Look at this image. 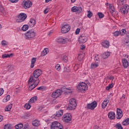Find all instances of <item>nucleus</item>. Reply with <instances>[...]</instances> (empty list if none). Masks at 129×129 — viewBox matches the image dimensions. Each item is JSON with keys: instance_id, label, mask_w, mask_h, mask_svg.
<instances>
[{"instance_id": "59", "label": "nucleus", "mask_w": 129, "mask_h": 129, "mask_svg": "<svg viewBox=\"0 0 129 129\" xmlns=\"http://www.w3.org/2000/svg\"><path fill=\"white\" fill-rule=\"evenodd\" d=\"M29 124L27 123L25 125L23 129H28Z\"/></svg>"}, {"instance_id": "9", "label": "nucleus", "mask_w": 129, "mask_h": 129, "mask_svg": "<svg viewBox=\"0 0 129 129\" xmlns=\"http://www.w3.org/2000/svg\"><path fill=\"white\" fill-rule=\"evenodd\" d=\"M70 26H69V24L65 25L64 26H62V27L61 29V33L62 34H66L67 33H68L69 31H70Z\"/></svg>"}, {"instance_id": "48", "label": "nucleus", "mask_w": 129, "mask_h": 129, "mask_svg": "<svg viewBox=\"0 0 129 129\" xmlns=\"http://www.w3.org/2000/svg\"><path fill=\"white\" fill-rule=\"evenodd\" d=\"M63 61H64V62H67L68 61V57L66 55H64L62 57Z\"/></svg>"}, {"instance_id": "37", "label": "nucleus", "mask_w": 129, "mask_h": 129, "mask_svg": "<svg viewBox=\"0 0 129 129\" xmlns=\"http://www.w3.org/2000/svg\"><path fill=\"white\" fill-rule=\"evenodd\" d=\"M7 68L8 69V71H9L10 72H11V71H13V70L15 69V68H14V66L12 65L8 66Z\"/></svg>"}, {"instance_id": "4", "label": "nucleus", "mask_w": 129, "mask_h": 129, "mask_svg": "<svg viewBox=\"0 0 129 129\" xmlns=\"http://www.w3.org/2000/svg\"><path fill=\"white\" fill-rule=\"evenodd\" d=\"M77 106V104H76V100L75 99L73 98L70 100V103L69 104V107L67 108L68 110L71 109L73 110L76 108V106Z\"/></svg>"}, {"instance_id": "40", "label": "nucleus", "mask_w": 129, "mask_h": 129, "mask_svg": "<svg viewBox=\"0 0 129 129\" xmlns=\"http://www.w3.org/2000/svg\"><path fill=\"white\" fill-rule=\"evenodd\" d=\"M30 116H31V114L30 113L26 114L23 116V118H24L25 119H28V118H29Z\"/></svg>"}, {"instance_id": "5", "label": "nucleus", "mask_w": 129, "mask_h": 129, "mask_svg": "<svg viewBox=\"0 0 129 129\" xmlns=\"http://www.w3.org/2000/svg\"><path fill=\"white\" fill-rule=\"evenodd\" d=\"M27 14L25 13H20L17 16V18L16 19L17 23H22V22H24L25 20L27 19Z\"/></svg>"}, {"instance_id": "24", "label": "nucleus", "mask_w": 129, "mask_h": 129, "mask_svg": "<svg viewBox=\"0 0 129 129\" xmlns=\"http://www.w3.org/2000/svg\"><path fill=\"white\" fill-rule=\"evenodd\" d=\"M55 116L54 118L56 117H60V116H62L63 115V110H59L58 111H56V114L54 115Z\"/></svg>"}, {"instance_id": "38", "label": "nucleus", "mask_w": 129, "mask_h": 129, "mask_svg": "<svg viewBox=\"0 0 129 129\" xmlns=\"http://www.w3.org/2000/svg\"><path fill=\"white\" fill-rule=\"evenodd\" d=\"M92 16H93V13H92L91 11H88V15H87V17L90 19V18H91L92 17Z\"/></svg>"}, {"instance_id": "36", "label": "nucleus", "mask_w": 129, "mask_h": 129, "mask_svg": "<svg viewBox=\"0 0 129 129\" xmlns=\"http://www.w3.org/2000/svg\"><path fill=\"white\" fill-rule=\"evenodd\" d=\"M114 127H116V128L117 129H123V127H122V126L120 123H117L116 125L114 126Z\"/></svg>"}, {"instance_id": "54", "label": "nucleus", "mask_w": 129, "mask_h": 129, "mask_svg": "<svg viewBox=\"0 0 129 129\" xmlns=\"http://www.w3.org/2000/svg\"><path fill=\"white\" fill-rule=\"evenodd\" d=\"M94 59L96 62H98L99 63V58L96 57V56H95Z\"/></svg>"}, {"instance_id": "3", "label": "nucleus", "mask_w": 129, "mask_h": 129, "mask_svg": "<svg viewBox=\"0 0 129 129\" xmlns=\"http://www.w3.org/2000/svg\"><path fill=\"white\" fill-rule=\"evenodd\" d=\"M36 32L33 30H29L25 33V38L27 40H33L36 37Z\"/></svg>"}, {"instance_id": "32", "label": "nucleus", "mask_w": 129, "mask_h": 129, "mask_svg": "<svg viewBox=\"0 0 129 129\" xmlns=\"http://www.w3.org/2000/svg\"><path fill=\"white\" fill-rule=\"evenodd\" d=\"M123 43L125 45V46H126V47H127L129 44V39L124 38V39L123 40Z\"/></svg>"}, {"instance_id": "30", "label": "nucleus", "mask_w": 129, "mask_h": 129, "mask_svg": "<svg viewBox=\"0 0 129 129\" xmlns=\"http://www.w3.org/2000/svg\"><path fill=\"white\" fill-rule=\"evenodd\" d=\"M11 56H13V53H11L10 54H4L2 55V57L3 59H5V58H10Z\"/></svg>"}, {"instance_id": "29", "label": "nucleus", "mask_w": 129, "mask_h": 129, "mask_svg": "<svg viewBox=\"0 0 129 129\" xmlns=\"http://www.w3.org/2000/svg\"><path fill=\"white\" fill-rule=\"evenodd\" d=\"M12 107H13V104H10L8 105L7 107L5 108V111H10L11 109H12Z\"/></svg>"}, {"instance_id": "1", "label": "nucleus", "mask_w": 129, "mask_h": 129, "mask_svg": "<svg viewBox=\"0 0 129 129\" xmlns=\"http://www.w3.org/2000/svg\"><path fill=\"white\" fill-rule=\"evenodd\" d=\"M42 70L40 69L35 70L33 72V76H31L30 77L29 80L28 81V83L30 84L34 81H36L37 82H40V79H39V77L42 75Z\"/></svg>"}, {"instance_id": "25", "label": "nucleus", "mask_w": 129, "mask_h": 129, "mask_svg": "<svg viewBox=\"0 0 129 129\" xmlns=\"http://www.w3.org/2000/svg\"><path fill=\"white\" fill-rule=\"evenodd\" d=\"M49 53V49L45 48L41 53V56H45V55H47Z\"/></svg>"}, {"instance_id": "23", "label": "nucleus", "mask_w": 129, "mask_h": 129, "mask_svg": "<svg viewBox=\"0 0 129 129\" xmlns=\"http://www.w3.org/2000/svg\"><path fill=\"white\" fill-rule=\"evenodd\" d=\"M122 63L124 68H127L128 67V61L125 58L122 60Z\"/></svg>"}, {"instance_id": "42", "label": "nucleus", "mask_w": 129, "mask_h": 129, "mask_svg": "<svg viewBox=\"0 0 129 129\" xmlns=\"http://www.w3.org/2000/svg\"><path fill=\"white\" fill-rule=\"evenodd\" d=\"M4 129H12V127L11 126V124H7L5 125Z\"/></svg>"}, {"instance_id": "64", "label": "nucleus", "mask_w": 129, "mask_h": 129, "mask_svg": "<svg viewBox=\"0 0 129 129\" xmlns=\"http://www.w3.org/2000/svg\"><path fill=\"white\" fill-rule=\"evenodd\" d=\"M86 84H87V85H88L89 86H91V84H90V83H89V82H87V81H86Z\"/></svg>"}, {"instance_id": "16", "label": "nucleus", "mask_w": 129, "mask_h": 129, "mask_svg": "<svg viewBox=\"0 0 129 129\" xmlns=\"http://www.w3.org/2000/svg\"><path fill=\"white\" fill-rule=\"evenodd\" d=\"M122 111L121 109L117 108V115L116 117L117 119H120L122 117Z\"/></svg>"}, {"instance_id": "57", "label": "nucleus", "mask_w": 129, "mask_h": 129, "mask_svg": "<svg viewBox=\"0 0 129 129\" xmlns=\"http://www.w3.org/2000/svg\"><path fill=\"white\" fill-rule=\"evenodd\" d=\"M107 79H109V80H113V79H114V77L111 76L109 78H108V77H107Z\"/></svg>"}, {"instance_id": "8", "label": "nucleus", "mask_w": 129, "mask_h": 129, "mask_svg": "<svg viewBox=\"0 0 129 129\" xmlns=\"http://www.w3.org/2000/svg\"><path fill=\"white\" fill-rule=\"evenodd\" d=\"M87 40H88V38L86 36H85V34H82L80 35V37L79 38V43L80 44H83V43H86L87 42Z\"/></svg>"}, {"instance_id": "43", "label": "nucleus", "mask_w": 129, "mask_h": 129, "mask_svg": "<svg viewBox=\"0 0 129 129\" xmlns=\"http://www.w3.org/2000/svg\"><path fill=\"white\" fill-rule=\"evenodd\" d=\"M113 35H114V37H118V36H119V35H120L119 33V31H115L113 33Z\"/></svg>"}, {"instance_id": "55", "label": "nucleus", "mask_w": 129, "mask_h": 129, "mask_svg": "<svg viewBox=\"0 0 129 129\" xmlns=\"http://www.w3.org/2000/svg\"><path fill=\"white\" fill-rule=\"evenodd\" d=\"M80 32V29L79 28L77 29L76 31V34L78 35V34H79Z\"/></svg>"}, {"instance_id": "58", "label": "nucleus", "mask_w": 129, "mask_h": 129, "mask_svg": "<svg viewBox=\"0 0 129 129\" xmlns=\"http://www.w3.org/2000/svg\"><path fill=\"white\" fill-rule=\"evenodd\" d=\"M32 98L33 101H34V102H35L37 101V99L38 98L37 97V96H34V97H33Z\"/></svg>"}, {"instance_id": "21", "label": "nucleus", "mask_w": 129, "mask_h": 129, "mask_svg": "<svg viewBox=\"0 0 129 129\" xmlns=\"http://www.w3.org/2000/svg\"><path fill=\"white\" fill-rule=\"evenodd\" d=\"M108 116L110 119H114L115 118V113H114V112H109L108 114Z\"/></svg>"}, {"instance_id": "10", "label": "nucleus", "mask_w": 129, "mask_h": 129, "mask_svg": "<svg viewBox=\"0 0 129 129\" xmlns=\"http://www.w3.org/2000/svg\"><path fill=\"white\" fill-rule=\"evenodd\" d=\"M96 106H97V103L96 102V101H94L91 103L88 104L87 107L88 109H91V110H93V109H94V108H95Z\"/></svg>"}, {"instance_id": "51", "label": "nucleus", "mask_w": 129, "mask_h": 129, "mask_svg": "<svg viewBox=\"0 0 129 129\" xmlns=\"http://www.w3.org/2000/svg\"><path fill=\"white\" fill-rule=\"evenodd\" d=\"M55 68H56V70H57V71H59V70H60V69H61V67L60 66V64H57L55 66Z\"/></svg>"}, {"instance_id": "61", "label": "nucleus", "mask_w": 129, "mask_h": 129, "mask_svg": "<svg viewBox=\"0 0 129 129\" xmlns=\"http://www.w3.org/2000/svg\"><path fill=\"white\" fill-rule=\"evenodd\" d=\"M33 99H32V98H31L30 99L29 102H30V103H34V102H35Z\"/></svg>"}, {"instance_id": "45", "label": "nucleus", "mask_w": 129, "mask_h": 129, "mask_svg": "<svg viewBox=\"0 0 129 129\" xmlns=\"http://www.w3.org/2000/svg\"><path fill=\"white\" fill-rule=\"evenodd\" d=\"M118 5H119V6H122L123 5V2H124V0H118Z\"/></svg>"}, {"instance_id": "33", "label": "nucleus", "mask_w": 129, "mask_h": 129, "mask_svg": "<svg viewBox=\"0 0 129 129\" xmlns=\"http://www.w3.org/2000/svg\"><path fill=\"white\" fill-rule=\"evenodd\" d=\"M120 36H124L125 35V33H126V30L125 29H121L119 31Z\"/></svg>"}, {"instance_id": "44", "label": "nucleus", "mask_w": 129, "mask_h": 129, "mask_svg": "<svg viewBox=\"0 0 129 129\" xmlns=\"http://www.w3.org/2000/svg\"><path fill=\"white\" fill-rule=\"evenodd\" d=\"M24 107L26 109H30L31 108V105L29 104H26L24 105Z\"/></svg>"}, {"instance_id": "46", "label": "nucleus", "mask_w": 129, "mask_h": 129, "mask_svg": "<svg viewBox=\"0 0 129 129\" xmlns=\"http://www.w3.org/2000/svg\"><path fill=\"white\" fill-rule=\"evenodd\" d=\"M37 89V90H41L42 91H43V90H45V87L44 86H41L38 87Z\"/></svg>"}, {"instance_id": "34", "label": "nucleus", "mask_w": 129, "mask_h": 129, "mask_svg": "<svg viewBox=\"0 0 129 129\" xmlns=\"http://www.w3.org/2000/svg\"><path fill=\"white\" fill-rule=\"evenodd\" d=\"M123 125H128L129 124V118H127L125 120L122 122Z\"/></svg>"}, {"instance_id": "31", "label": "nucleus", "mask_w": 129, "mask_h": 129, "mask_svg": "<svg viewBox=\"0 0 129 129\" xmlns=\"http://www.w3.org/2000/svg\"><path fill=\"white\" fill-rule=\"evenodd\" d=\"M109 6L110 8V12L111 14H113V12H115V9H114V7L112 6L111 4H109Z\"/></svg>"}, {"instance_id": "7", "label": "nucleus", "mask_w": 129, "mask_h": 129, "mask_svg": "<svg viewBox=\"0 0 129 129\" xmlns=\"http://www.w3.org/2000/svg\"><path fill=\"white\" fill-rule=\"evenodd\" d=\"M72 119V115L71 113L65 114L62 117V120L64 122H69V121H71Z\"/></svg>"}, {"instance_id": "14", "label": "nucleus", "mask_w": 129, "mask_h": 129, "mask_svg": "<svg viewBox=\"0 0 129 129\" xmlns=\"http://www.w3.org/2000/svg\"><path fill=\"white\" fill-rule=\"evenodd\" d=\"M33 83L29 87V90L30 91H32V90H33V89H34V88H35V87H37V86H38V85H39V83H40V82H36V81H33Z\"/></svg>"}, {"instance_id": "6", "label": "nucleus", "mask_w": 129, "mask_h": 129, "mask_svg": "<svg viewBox=\"0 0 129 129\" xmlns=\"http://www.w3.org/2000/svg\"><path fill=\"white\" fill-rule=\"evenodd\" d=\"M78 88L80 91H81L82 92H85V91L88 89V87L86 83H82L79 84Z\"/></svg>"}, {"instance_id": "63", "label": "nucleus", "mask_w": 129, "mask_h": 129, "mask_svg": "<svg viewBox=\"0 0 129 129\" xmlns=\"http://www.w3.org/2000/svg\"><path fill=\"white\" fill-rule=\"evenodd\" d=\"M10 2H11V3H18L19 0H10Z\"/></svg>"}, {"instance_id": "28", "label": "nucleus", "mask_w": 129, "mask_h": 129, "mask_svg": "<svg viewBox=\"0 0 129 129\" xmlns=\"http://www.w3.org/2000/svg\"><path fill=\"white\" fill-rule=\"evenodd\" d=\"M24 127L23 123H20L15 125V127L16 129H22Z\"/></svg>"}, {"instance_id": "56", "label": "nucleus", "mask_w": 129, "mask_h": 129, "mask_svg": "<svg viewBox=\"0 0 129 129\" xmlns=\"http://www.w3.org/2000/svg\"><path fill=\"white\" fill-rule=\"evenodd\" d=\"M4 94V89H0V96Z\"/></svg>"}, {"instance_id": "11", "label": "nucleus", "mask_w": 129, "mask_h": 129, "mask_svg": "<svg viewBox=\"0 0 129 129\" xmlns=\"http://www.w3.org/2000/svg\"><path fill=\"white\" fill-rule=\"evenodd\" d=\"M128 6L125 5L120 8L119 12H120L123 15H125V14H127V13H128Z\"/></svg>"}, {"instance_id": "49", "label": "nucleus", "mask_w": 129, "mask_h": 129, "mask_svg": "<svg viewBox=\"0 0 129 129\" xmlns=\"http://www.w3.org/2000/svg\"><path fill=\"white\" fill-rule=\"evenodd\" d=\"M49 11H50V9H49L48 8H46L44 11V14L46 15V14L49 12Z\"/></svg>"}, {"instance_id": "2", "label": "nucleus", "mask_w": 129, "mask_h": 129, "mask_svg": "<svg viewBox=\"0 0 129 129\" xmlns=\"http://www.w3.org/2000/svg\"><path fill=\"white\" fill-rule=\"evenodd\" d=\"M67 90H70V89L64 88L61 90H56L55 92L52 93V97H53V98H58L59 96H61L63 91H66Z\"/></svg>"}, {"instance_id": "19", "label": "nucleus", "mask_w": 129, "mask_h": 129, "mask_svg": "<svg viewBox=\"0 0 129 129\" xmlns=\"http://www.w3.org/2000/svg\"><path fill=\"white\" fill-rule=\"evenodd\" d=\"M102 46L104 47V48H106L107 49L109 47V41L108 40H105L102 42Z\"/></svg>"}, {"instance_id": "50", "label": "nucleus", "mask_w": 129, "mask_h": 129, "mask_svg": "<svg viewBox=\"0 0 129 129\" xmlns=\"http://www.w3.org/2000/svg\"><path fill=\"white\" fill-rule=\"evenodd\" d=\"M36 61H37V58L36 57H33L31 60V63L35 64V63H36Z\"/></svg>"}, {"instance_id": "20", "label": "nucleus", "mask_w": 129, "mask_h": 129, "mask_svg": "<svg viewBox=\"0 0 129 129\" xmlns=\"http://www.w3.org/2000/svg\"><path fill=\"white\" fill-rule=\"evenodd\" d=\"M28 25L29 26H30V27L33 28V27H34L35 25H36V20H35L34 19H30V21L29 22Z\"/></svg>"}, {"instance_id": "41", "label": "nucleus", "mask_w": 129, "mask_h": 129, "mask_svg": "<svg viewBox=\"0 0 129 129\" xmlns=\"http://www.w3.org/2000/svg\"><path fill=\"white\" fill-rule=\"evenodd\" d=\"M98 16L99 19H102V18H104V15L101 12H99L98 13Z\"/></svg>"}, {"instance_id": "53", "label": "nucleus", "mask_w": 129, "mask_h": 129, "mask_svg": "<svg viewBox=\"0 0 129 129\" xmlns=\"http://www.w3.org/2000/svg\"><path fill=\"white\" fill-rule=\"evenodd\" d=\"M56 129H64V127L63 126V125H62L61 124L58 126L57 127Z\"/></svg>"}, {"instance_id": "22", "label": "nucleus", "mask_w": 129, "mask_h": 129, "mask_svg": "<svg viewBox=\"0 0 129 129\" xmlns=\"http://www.w3.org/2000/svg\"><path fill=\"white\" fill-rule=\"evenodd\" d=\"M109 56H110V52L108 51L105 52L101 55V57L103 58V59H107V58H108Z\"/></svg>"}, {"instance_id": "39", "label": "nucleus", "mask_w": 129, "mask_h": 129, "mask_svg": "<svg viewBox=\"0 0 129 129\" xmlns=\"http://www.w3.org/2000/svg\"><path fill=\"white\" fill-rule=\"evenodd\" d=\"M112 87H113V83H112L111 84H109L108 85V86L106 87V89L107 90H109V89H111V88H112Z\"/></svg>"}, {"instance_id": "52", "label": "nucleus", "mask_w": 129, "mask_h": 129, "mask_svg": "<svg viewBox=\"0 0 129 129\" xmlns=\"http://www.w3.org/2000/svg\"><path fill=\"white\" fill-rule=\"evenodd\" d=\"M4 11H5V9H4V7H3V6L0 5V12L1 13H4Z\"/></svg>"}, {"instance_id": "12", "label": "nucleus", "mask_w": 129, "mask_h": 129, "mask_svg": "<svg viewBox=\"0 0 129 129\" xmlns=\"http://www.w3.org/2000/svg\"><path fill=\"white\" fill-rule=\"evenodd\" d=\"M32 5L33 4L31 1H23V7L24 8V9H30V8L32 7Z\"/></svg>"}, {"instance_id": "17", "label": "nucleus", "mask_w": 129, "mask_h": 129, "mask_svg": "<svg viewBox=\"0 0 129 129\" xmlns=\"http://www.w3.org/2000/svg\"><path fill=\"white\" fill-rule=\"evenodd\" d=\"M109 102V98H106L105 100L102 103V108L104 109L105 107L107 106V104H108V103Z\"/></svg>"}, {"instance_id": "60", "label": "nucleus", "mask_w": 129, "mask_h": 129, "mask_svg": "<svg viewBox=\"0 0 129 129\" xmlns=\"http://www.w3.org/2000/svg\"><path fill=\"white\" fill-rule=\"evenodd\" d=\"M64 69L65 72H70V70H69V69H67V68H64Z\"/></svg>"}, {"instance_id": "13", "label": "nucleus", "mask_w": 129, "mask_h": 129, "mask_svg": "<svg viewBox=\"0 0 129 129\" xmlns=\"http://www.w3.org/2000/svg\"><path fill=\"white\" fill-rule=\"evenodd\" d=\"M72 12L73 13H78V14H80L81 12H82V8L81 7H77L74 6L71 9Z\"/></svg>"}, {"instance_id": "27", "label": "nucleus", "mask_w": 129, "mask_h": 129, "mask_svg": "<svg viewBox=\"0 0 129 129\" xmlns=\"http://www.w3.org/2000/svg\"><path fill=\"white\" fill-rule=\"evenodd\" d=\"M98 62H95V63H92L91 65V69H94L95 68H97L98 67Z\"/></svg>"}, {"instance_id": "26", "label": "nucleus", "mask_w": 129, "mask_h": 129, "mask_svg": "<svg viewBox=\"0 0 129 129\" xmlns=\"http://www.w3.org/2000/svg\"><path fill=\"white\" fill-rule=\"evenodd\" d=\"M32 124L34 126H39L40 125V121L35 120L32 121Z\"/></svg>"}, {"instance_id": "62", "label": "nucleus", "mask_w": 129, "mask_h": 129, "mask_svg": "<svg viewBox=\"0 0 129 129\" xmlns=\"http://www.w3.org/2000/svg\"><path fill=\"white\" fill-rule=\"evenodd\" d=\"M125 99V95L124 94H123L122 96L120 98V100H122L123 99Z\"/></svg>"}, {"instance_id": "15", "label": "nucleus", "mask_w": 129, "mask_h": 129, "mask_svg": "<svg viewBox=\"0 0 129 129\" xmlns=\"http://www.w3.org/2000/svg\"><path fill=\"white\" fill-rule=\"evenodd\" d=\"M60 124H61L57 121H53L52 122L50 127L51 129H56L57 127H58Z\"/></svg>"}, {"instance_id": "18", "label": "nucleus", "mask_w": 129, "mask_h": 129, "mask_svg": "<svg viewBox=\"0 0 129 129\" xmlns=\"http://www.w3.org/2000/svg\"><path fill=\"white\" fill-rule=\"evenodd\" d=\"M68 40V39L67 38H58L57 39L56 42L57 43H58V44H66Z\"/></svg>"}, {"instance_id": "35", "label": "nucleus", "mask_w": 129, "mask_h": 129, "mask_svg": "<svg viewBox=\"0 0 129 129\" xmlns=\"http://www.w3.org/2000/svg\"><path fill=\"white\" fill-rule=\"evenodd\" d=\"M29 29V25H24L22 28V30L23 31V32H25V31H27Z\"/></svg>"}, {"instance_id": "47", "label": "nucleus", "mask_w": 129, "mask_h": 129, "mask_svg": "<svg viewBox=\"0 0 129 129\" xmlns=\"http://www.w3.org/2000/svg\"><path fill=\"white\" fill-rule=\"evenodd\" d=\"M10 98H11V96H10V95H8L7 96L5 97V101H9V100H10Z\"/></svg>"}]
</instances>
